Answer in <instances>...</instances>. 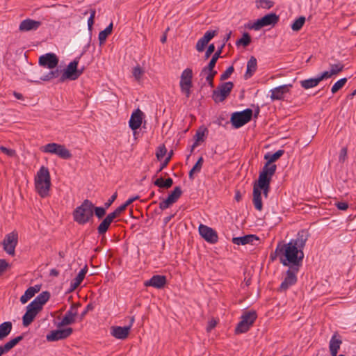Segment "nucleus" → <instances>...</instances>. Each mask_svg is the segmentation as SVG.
<instances>
[{"label": "nucleus", "mask_w": 356, "mask_h": 356, "mask_svg": "<svg viewBox=\"0 0 356 356\" xmlns=\"http://www.w3.org/2000/svg\"><path fill=\"white\" fill-rule=\"evenodd\" d=\"M309 237V232L307 229H301L298 232L296 238L291 239L289 243H285L283 241H280L283 258L282 264L288 266L289 268L278 289V291L285 292L296 284L298 281L297 274L302 266L303 250Z\"/></svg>", "instance_id": "nucleus-1"}, {"label": "nucleus", "mask_w": 356, "mask_h": 356, "mask_svg": "<svg viewBox=\"0 0 356 356\" xmlns=\"http://www.w3.org/2000/svg\"><path fill=\"white\" fill-rule=\"evenodd\" d=\"M51 185L49 169L47 167L42 166L35 178V187L40 197H45L49 195Z\"/></svg>", "instance_id": "nucleus-2"}, {"label": "nucleus", "mask_w": 356, "mask_h": 356, "mask_svg": "<svg viewBox=\"0 0 356 356\" xmlns=\"http://www.w3.org/2000/svg\"><path fill=\"white\" fill-rule=\"evenodd\" d=\"M93 204L86 199L73 211V218L79 225H85L92 220Z\"/></svg>", "instance_id": "nucleus-3"}, {"label": "nucleus", "mask_w": 356, "mask_h": 356, "mask_svg": "<svg viewBox=\"0 0 356 356\" xmlns=\"http://www.w3.org/2000/svg\"><path fill=\"white\" fill-rule=\"evenodd\" d=\"M253 111L246 108L242 111H236L231 115L230 122L234 129H239L248 123L252 118Z\"/></svg>", "instance_id": "nucleus-4"}, {"label": "nucleus", "mask_w": 356, "mask_h": 356, "mask_svg": "<svg viewBox=\"0 0 356 356\" xmlns=\"http://www.w3.org/2000/svg\"><path fill=\"white\" fill-rule=\"evenodd\" d=\"M126 209L124 206L120 205L116 208L113 212L108 213L101 222L97 227V233L100 236H104L106 232L108 230L111 223L115 218L119 217L121 213Z\"/></svg>", "instance_id": "nucleus-5"}, {"label": "nucleus", "mask_w": 356, "mask_h": 356, "mask_svg": "<svg viewBox=\"0 0 356 356\" xmlns=\"http://www.w3.org/2000/svg\"><path fill=\"white\" fill-rule=\"evenodd\" d=\"M42 152L56 154L63 159H70L72 156L70 151L64 145L56 143H48L43 146Z\"/></svg>", "instance_id": "nucleus-6"}, {"label": "nucleus", "mask_w": 356, "mask_h": 356, "mask_svg": "<svg viewBox=\"0 0 356 356\" xmlns=\"http://www.w3.org/2000/svg\"><path fill=\"white\" fill-rule=\"evenodd\" d=\"M279 16L276 13H270L257 19L253 24H248L247 27L258 31L264 26H274L279 22Z\"/></svg>", "instance_id": "nucleus-7"}, {"label": "nucleus", "mask_w": 356, "mask_h": 356, "mask_svg": "<svg viewBox=\"0 0 356 356\" xmlns=\"http://www.w3.org/2000/svg\"><path fill=\"white\" fill-rule=\"evenodd\" d=\"M234 88L232 81L220 83L212 92V99L216 103L223 102L231 93Z\"/></svg>", "instance_id": "nucleus-8"}, {"label": "nucleus", "mask_w": 356, "mask_h": 356, "mask_svg": "<svg viewBox=\"0 0 356 356\" xmlns=\"http://www.w3.org/2000/svg\"><path fill=\"white\" fill-rule=\"evenodd\" d=\"M193 71L191 68L185 69L181 75V79L179 82L180 89L182 93H184L186 98L191 96V89L193 87Z\"/></svg>", "instance_id": "nucleus-9"}, {"label": "nucleus", "mask_w": 356, "mask_h": 356, "mask_svg": "<svg viewBox=\"0 0 356 356\" xmlns=\"http://www.w3.org/2000/svg\"><path fill=\"white\" fill-rule=\"evenodd\" d=\"M79 58L80 57H76L73 61L69 63L60 77L59 82H64L67 79L74 81L80 76V73L78 72L77 68Z\"/></svg>", "instance_id": "nucleus-10"}, {"label": "nucleus", "mask_w": 356, "mask_h": 356, "mask_svg": "<svg viewBox=\"0 0 356 356\" xmlns=\"http://www.w3.org/2000/svg\"><path fill=\"white\" fill-rule=\"evenodd\" d=\"M18 243V234L13 231L5 236L2 241L3 250L11 256L15 254V248Z\"/></svg>", "instance_id": "nucleus-11"}, {"label": "nucleus", "mask_w": 356, "mask_h": 356, "mask_svg": "<svg viewBox=\"0 0 356 356\" xmlns=\"http://www.w3.org/2000/svg\"><path fill=\"white\" fill-rule=\"evenodd\" d=\"M73 329L70 327L63 329L60 327L57 330H51L46 336V339L47 341H57L59 340H63L68 338L73 333Z\"/></svg>", "instance_id": "nucleus-12"}, {"label": "nucleus", "mask_w": 356, "mask_h": 356, "mask_svg": "<svg viewBox=\"0 0 356 356\" xmlns=\"http://www.w3.org/2000/svg\"><path fill=\"white\" fill-rule=\"evenodd\" d=\"M42 309L35 305V302H31L26 307V311L22 317V324L24 327L29 326L35 319L38 313Z\"/></svg>", "instance_id": "nucleus-13"}, {"label": "nucleus", "mask_w": 356, "mask_h": 356, "mask_svg": "<svg viewBox=\"0 0 356 356\" xmlns=\"http://www.w3.org/2000/svg\"><path fill=\"white\" fill-rule=\"evenodd\" d=\"M200 235L208 243L215 244L218 241L216 231L211 227L200 224L199 226Z\"/></svg>", "instance_id": "nucleus-14"}, {"label": "nucleus", "mask_w": 356, "mask_h": 356, "mask_svg": "<svg viewBox=\"0 0 356 356\" xmlns=\"http://www.w3.org/2000/svg\"><path fill=\"white\" fill-rule=\"evenodd\" d=\"M58 56L54 53H47L39 58L38 63L40 66L49 69L55 68L58 64Z\"/></svg>", "instance_id": "nucleus-15"}, {"label": "nucleus", "mask_w": 356, "mask_h": 356, "mask_svg": "<svg viewBox=\"0 0 356 356\" xmlns=\"http://www.w3.org/2000/svg\"><path fill=\"white\" fill-rule=\"evenodd\" d=\"M277 166L275 164H270L266 163L261 171L259 172L258 179L257 181H272V177L275 173Z\"/></svg>", "instance_id": "nucleus-16"}, {"label": "nucleus", "mask_w": 356, "mask_h": 356, "mask_svg": "<svg viewBox=\"0 0 356 356\" xmlns=\"http://www.w3.org/2000/svg\"><path fill=\"white\" fill-rule=\"evenodd\" d=\"M143 115V113L138 108L133 112L131 115L129 124V127L134 131V135L136 133V131L141 126Z\"/></svg>", "instance_id": "nucleus-17"}, {"label": "nucleus", "mask_w": 356, "mask_h": 356, "mask_svg": "<svg viewBox=\"0 0 356 356\" xmlns=\"http://www.w3.org/2000/svg\"><path fill=\"white\" fill-rule=\"evenodd\" d=\"M167 280L164 275H153L149 280L144 282L145 286H153L156 289H163L166 284Z\"/></svg>", "instance_id": "nucleus-18"}, {"label": "nucleus", "mask_w": 356, "mask_h": 356, "mask_svg": "<svg viewBox=\"0 0 356 356\" xmlns=\"http://www.w3.org/2000/svg\"><path fill=\"white\" fill-rule=\"evenodd\" d=\"M292 84H284L271 90L270 98L272 100H281L284 95L289 92Z\"/></svg>", "instance_id": "nucleus-19"}, {"label": "nucleus", "mask_w": 356, "mask_h": 356, "mask_svg": "<svg viewBox=\"0 0 356 356\" xmlns=\"http://www.w3.org/2000/svg\"><path fill=\"white\" fill-rule=\"evenodd\" d=\"M129 332L130 326H112L111 327V334L118 339H127Z\"/></svg>", "instance_id": "nucleus-20"}, {"label": "nucleus", "mask_w": 356, "mask_h": 356, "mask_svg": "<svg viewBox=\"0 0 356 356\" xmlns=\"http://www.w3.org/2000/svg\"><path fill=\"white\" fill-rule=\"evenodd\" d=\"M41 25V22L31 19H26L19 24V29L21 31H29L37 30Z\"/></svg>", "instance_id": "nucleus-21"}, {"label": "nucleus", "mask_w": 356, "mask_h": 356, "mask_svg": "<svg viewBox=\"0 0 356 356\" xmlns=\"http://www.w3.org/2000/svg\"><path fill=\"white\" fill-rule=\"evenodd\" d=\"M254 241H259V238L254 234H248L243 236L232 238V243L236 245L253 244Z\"/></svg>", "instance_id": "nucleus-22"}, {"label": "nucleus", "mask_w": 356, "mask_h": 356, "mask_svg": "<svg viewBox=\"0 0 356 356\" xmlns=\"http://www.w3.org/2000/svg\"><path fill=\"white\" fill-rule=\"evenodd\" d=\"M88 272V266L86 265L78 273L76 277L72 281L70 287L68 290L69 292H72L75 290L83 282L85 278L86 274Z\"/></svg>", "instance_id": "nucleus-23"}, {"label": "nucleus", "mask_w": 356, "mask_h": 356, "mask_svg": "<svg viewBox=\"0 0 356 356\" xmlns=\"http://www.w3.org/2000/svg\"><path fill=\"white\" fill-rule=\"evenodd\" d=\"M257 69V60L254 56H251L247 63V70L244 74L245 80L251 78Z\"/></svg>", "instance_id": "nucleus-24"}, {"label": "nucleus", "mask_w": 356, "mask_h": 356, "mask_svg": "<svg viewBox=\"0 0 356 356\" xmlns=\"http://www.w3.org/2000/svg\"><path fill=\"white\" fill-rule=\"evenodd\" d=\"M77 314V312H74V313H72V312H67L61 321L56 325L57 327L60 328L74 323Z\"/></svg>", "instance_id": "nucleus-25"}, {"label": "nucleus", "mask_w": 356, "mask_h": 356, "mask_svg": "<svg viewBox=\"0 0 356 356\" xmlns=\"http://www.w3.org/2000/svg\"><path fill=\"white\" fill-rule=\"evenodd\" d=\"M270 182L269 181H255L253 184V188H257L261 195V192L265 197H268L270 190Z\"/></svg>", "instance_id": "nucleus-26"}, {"label": "nucleus", "mask_w": 356, "mask_h": 356, "mask_svg": "<svg viewBox=\"0 0 356 356\" xmlns=\"http://www.w3.org/2000/svg\"><path fill=\"white\" fill-rule=\"evenodd\" d=\"M51 294L49 291H45L40 293L32 302H35V305L42 309V306L49 300Z\"/></svg>", "instance_id": "nucleus-27"}, {"label": "nucleus", "mask_w": 356, "mask_h": 356, "mask_svg": "<svg viewBox=\"0 0 356 356\" xmlns=\"http://www.w3.org/2000/svg\"><path fill=\"white\" fill-rule=\"evenodd\" d=\"M252 195V202L255 209L261 211L263 209V203L261 200V195H260V192L257 189V188H253Z\"/></svg>", "instance_id": "nucleus-28"}, {"label": "nucleus", "mask_w": 356, "mask_h": 356, "mask_svg": "<svg viewBox=\"0 0 356 356\" xmlns=\"http://www.w3.org/2000/svg\"><path fill=\"white\" fill-rule=\"evenodd\" d=\"M153 184L154 186L160 188L168 189L173 185V179L170 177L165 179L160 177L154 181Z\"/></svg>", "instance_id": "nucleus-29"}, {"label": "nucleus", "mask_w": 356, "mask_h": 356, "mask_svg": "<svg viewBox=\"0 0 356 356\" xmlns=\"http://www.w3.org/2000/svg\"><path fill=\"white\" fill-rule=\"evenodd\" d=\"M13 325L10 321H6L0 324V340L5 339L11 332Z\"/></svg>", "instance_id": "nucleus-30"}, {"label": "nucleus", "mask_w": 356, "mask_h": 356, "mask_svg": "<svg viewBox=\"0 0 356 356\" xmlns=\"http://www.w3.org/2000/svg\"><path fill=\"white\" fill-rule=\"evenodd\" d=\"M241 321L237 324L236 328H235V333L236 334H241V333H245L247 332L250 327L253 324H249L248 322H247L246 318H243L241 317Z\"/></svg>", "instance_id": "nucleus-31"}, {"label": "nucleus", "mask_w": 356, "mask_h": 356, "mask_svg": "<svg viewBox=\"0 0 356 356\" xmlns=\"http://www.w3.org/2000/svg\"><path fill=\"white\" fill-rule=\"evenodd\" d=\"M284 154V149H279L273 154H270V152L266 153L264 158L267 161V163L272 164L277 161Z\"/></svg>", "instance_id": "nucleus-32"}, {"label": "nucleus", "mask_w": 356, "mask_h": 356, "mask_svg": "<svg viewBox=\"0 0 356 356\" xmlns=\"http://www.w3.org/2000/svg\"><path fill=\"white\" fill-rule=\"evenodd\" d=\"M320 83L318 77L310 78L300 81V86L305 89H309L318 85Z\"/></svg>", "instance_id": "nucleus-33"}, {"label": "nucleus", "mask_w": 356, "mask_h": 356, "mask_svg": "<svg viewBox=\"0 0 356 356\" xmlns=\"http://www.w3.org/2000/svg\"><path fill=\"white\" fill-rule=\"evenodd\" d=\"M112 31L113 22L110 23V24L106 29L99 32L98 38L100 44H102L105 42L107 37L111 34Z\"/></svg>", "instance_id": "nucleus-34"}, {"label": "nucleus", "mask_w": 356, "mask_h": 356, "mask_svg": "<svg viewBox=\"0 0 356 356\" xmlns=\"http://www.w3.org/2000/svg\"><path fill=\"white\" fill-rule=\"evenodd\" d=\"M182 194V190L180 186H176L174 188L168 195L167 198L172 203H175Z\"/></svg>", "instance_id": "nucleus-35"}, {"label": "nucleus", "mask_w": 356, "mask_h": 356, "mask_svg": "<svg viewBox=\"0 0 356 356\" xmlns=\"http://www.w3.org/2000/svg\"><path fill=\"white\" fill-rule=\"evenodd\" d=\"M224 47L225 43H222V44L218 48L217 51L214 52L209 63H208V68H211L212 67L216 66L218 59L221 56L220 55L222 52Z\"/></svg>", "instance_id": "nucleus-36"}, {"label": "nucleus", "mask_w": 356, "mask_h": 356, "mask_svg": "<svg viewBox=\"0 0 356 356\" xmlns=\"http://www.w3.org/2000/svg\"><path fill=\"white\" fill-rule=\"evenodd\" d=\"M277 257H279L280 263L282 264V259H283V258H282V250L281 242L280 241H279L277 243L275 251L272 252L270 254L269 259H270V260L271 261H274L275 260H276V259Z\"/></svg>", "instance_id": "nucleus-37"}, {"label": "nucleus", "mask_w": 356, "mask_h": 356, "mask_svg": "<svg viewBox=\"0 0 356 356\" xmlns=\"http://www.w3.org/2000/svg\"><path fill=\"white\" fill-rule=\"evenodd\" d=\"M241 317L244 319L246 318L249 324H253L257 318V314L255 310H250L244 312Z\"/></svg>", "instance_id": "nucleus-38"}, {"label": "nucleus", "mask_w": 356, "mask_h": 356, "mask_svg": "<svg viewBox=\"0 0 356 356\" xmlns=\"http://www.w3.org/2000/svg\"><path fill=\"white\" fill-rule=\"evenodd\" d=\"M305 17L300 16L291 24V27L293 31H299L305 23Z\"/></svg>", "instance_id": "nucleus-39"}, {"label": "nucleus", "mask_w": 356, "mask_h": 356, "mask_svg": "<svg viewBox=\"0 0 356 356\" xmlns=\"http://www.w3.org/2000/svg\"><path fill=\"white\" fill-rule=\"evenodd\" d=\"M251 43V36L248 32L243 33L242 38L236 42V46L242 45L244 47H248Z\"/></svg>", "instance_id": "nucleus-40"}, {"label": "nucleus", "mask_w": 356, "mask_h": 356, "mask_svg": "<svg viewBox=\"0 0 356 356\" xmlns=\"http://www.w3.org/2000/svg\"><path fill=\"white\" fill-rule=\"evenodd\" d=\"M60 74V70L58 69H56L55 70H51L47 74L41 76L40 80L44 81H48L51 80L52 79L58 77Z\"/></svg>", "instance_id": "nucleus-41"}, {"label": "nucleus", "mask_w": 356, "mask_h": 356, "mask_svg": "<svg viewBox=\"0 0 356 356\" xmlns=\"http://www.w3.org/2000/svg\"><path fill=\"white\" fill-rule=\"evenodd\" d=\"M107 209L104 205V207H95L93 204V215L95 214L98 219H102L106 215Z\"/></svg>", "instance_id": "nucleus-42"}, {"label": "nucleus", "mask_w": 356, "mask_h": 356, "mask_svg": "<svg viewBox=\"0 0 356 356\" xmlns=\"http://www.w3.org/2000/svg\"><path fill=\"white\" fill-rule=\"evenodd\" d=\"M347 82L346 78H342L339 80H338L332 87L331 91L333 94L338 92L340 89H341L344 85Z\"/></svg>", "instance_id": "nucleus-43"}, {"label": "nucleus", "mask_w": 356, "mask_h": 356, "mask_svg": "<svg viewBox=\"0 0 356 356\" xmlns=\"http://www.w3.org/2000/svg\"><path fill=\"white\" fill-rule=\"evenodd\" d=\"M257 7L270 9L274 6V2L270 0H257L256 1Z\"/></svg>", "instance_id": "nucleus-44"}, {"label": "nucleus", "mask_w": 356, "mask_h": 356, "mask_svg": "<svg viewBox=\"0 0 356 356\" xmlns=\"http://www.w3.org/2000/svg\"><path fill=\"white\" fill-rule=\"evenodd\" d=\"M35 295L32 292V289H30L29 287L25 291L24 295H22L20 298V301L22 304L26 303L31 298H33Z\"/></svg>", "instance_id": "nucleus-45"}, {"label": "nucleus", "mask_w": 356, "mask_h": 356, "mask_svg": "<svg viewBox=\"0 0 356 356\" xmlns=\"http://www.w3.org/2000/svg\"><path fill=\"white\" fill-rule=\"evenodd\" d=\"M144 72L145 71L140 65L134 67L132 72L133 76L137 81H140Z\"/></svg>", "instance_id": "nucleus-46"}, {"label": "nucleus", "mask_w": 356, "mask_h": 356, "mask_svg": "<svg viewBox=\"0 0 356 356\" xmlns=\"http://www.w3.org/2000/svg\"><path fill=\"white\" fill-rule=\"evenodd\" d=\"M172 154H173V152L170 151L168 156L161 163V165H160L159 168L158 169V170L156 171L154 177H156L158 175V174L160 173L168 165V163L170 162V161L171 159Z\"/></svg>", "instance_id": "nucleus-47"}, {"label": "nucleus", "mask_w": 356, "mask_h": 356, "mask_svg": "<svg viewBox=\"0 0 356 356\" xmlns=\"http://www.w3.org/2000/svg\"><path fill=\"white\" fill-rule=\"evenodd\" d=\"M330 69L334 75L339 74L342 72L344 69V65L341 63L336 64H330Z\"/></svg>", "instance_id": "nucleus-48"}, {"label": "nucleus", "mask_w": 356, "mask_h": 356, "mask_svg": "<svg viewBox=\"0 0 356 356\" xmlns=\"http://www.w3.org/2000/svg\"><path fill=\"white\" fill-rule=\"evenodd\" d=\"M167 152L166 147L165 145H160L156 152V156L159 161H161L163 156L165 155Z\"/></svg>", "instance_id": "nucleus-49"}, {"label": "nucleus", "mask_w": 356, "mask_h": 356, "mask_svg": "<svg viewBox=\"0 0 356 356\" xmlns=\"http://www.w3.org/2000/svg\"><path fill=\"white\" fill-rule=\"evenodd\" d=\"M15 346L12 343L11 341L10 340L7 343H6L3 346H0V356H2L3 354L8 353L9 350H10L13 348Z\"/></svg>", "instance_id": "nucleus-50"}, {"label": "nucleus", "mask_w": 356, "mask_h": 356, "mask_svg": "<svg viewBox=\"0 0 356 356\" xmlns=\"http://www.w3.org/2000/svg\"><path fill=\"white\" fill-rule=\"evenodd\" d=\"M209 42H207L203 37H202L196 43L195 48L197 51L202 52L204 50L205 47L208 44Z\"/></svg>", "instance_id": "nucleus-51"}, {"label": "nucleus", "mask_w": 356, "mask_h": 356, "mask_svg": "<svg viewBox=\"0 0 356 356\" xmlns=\"http://www.w3.org/2000/svg\"><path fill=\"white\" fill-rule=\"evenodd\" d=\"M234 67L232 65V66H229L221 75H220V80L221 81H225V80H227L230 76L231 74L234 72Z\"/></svg>", "instance_id": "nucleus-52"}, {"label": "nucleus", "mask_w": 356, "mask_h": 356, "mask_svg": "<svg viewBox=\"0 0 356 356\" xmlns=\"http://www.w3.org/2000/svg\"><path fill=\"white\" fill-rule=\"evenodd\" d=\"M207 131L208 130L207 128H204L202 131H201L200 129L197 130L195 135V142H197L198 143L200 141H204V134L205 132Z\"/></svg>", "instance_id": "nucleus-53"}, {"label": "nucleus", "mask_w": 356, "mask_h": 356, "mask_svg": "<svg viewBox=\"0 0 356 356\" xmlns=\"http://www.w3.org/2000/svg\"><path fill=\"white\" fill-rule=\"evenodd\" d=\"M217 33L218 31L216 30L207 31L203 35V38H204L207 42H209V41L217 35Z\"/></svg>", "instance_id": "nucleus-54"}, {"label": "nucleus", "mask_w": 356, "mask_h": 356, "mask_svg": "<svg viewBox=\"0 0 356 356\" xmlns=\"http://www.w3.org/2000/svg\"><path fill=\"white\" fill-rule=\"evenodd\" d=\"M95 307L92 303H89L87 305L84 310L81 312V314L79 315V320L82 321L86 315L90 311H92L94 309Z\"/></svg>", "instance_id": "nucleus-55"}, {"label": "nucleus", "mask_w": 356, "mask_h": 356, "mask_svg": "<svg viewBox=\"0 0 356 356\" xmlns=\"http://www.w3.org/2000/svg\"><path fill=\"white\" fill-rule=\"evenodd\" d=\"M204 159L202 156H200L192 168L193 169L194 171H196V172L199 173L201 171Z\"/></svg>", "instance_id": "nucleus-56"}, {"label": "nucleus", "mask_w": 356, "mask_h": 356, "mask_svg": "<svg viewBox=\"0 0 356 356\" xmlns=\"http://www.w3.org/2000/svg\"><path fill=\"white\" fill-rule=\"evenodd\" d=\"M96 11L95 10H90V16L88 19V26L89 31H92V26L94 24V19L95 16Z\"/></svg>", "instance_id": "nucleus-57"}, {"label": "nucleus", "mask_w": 356, "mask_h": 356, "mask_svg": "<svg viewBox=\"0 0 356 356\" xmlns=\"http://www.w3.org/2000/svg\"><path fill=\"white\" fill-rule=\"evenodd\" d=\"M0 150L7 156L10 157L15 156L16 154V152L15 149H8L4 146H0Z\"/></svg>", "instance_id": "nucleus-58"}, {"label": "nucleus", "mask_w": 356, "mask_h": 356, "mask_svg": "<svg viewBox=\"0 0 356 356\" xmlns=\"http://www.w3.org/2000/svg\"><path fill=\"white\" fill-rule=\"evenodd\" d=\"M333 74L332 70H330V71H325L323 72H322L321 74H318L317 76L319 81L321 82V81L324 80V79H329L330 78Z\"/></svg>", "instance_id": "nucleus-59"}, {"label": "nucleus", "mask_w": 356, "mask_h": 356, "mask_svg": "<svg viewBox=\"0 0 356 356\" xmlns=\"http://www.w3.org/2000/svg\"><path fill=\"white\" fill-rule=\"evenodd\" d=\"M10 266V264L6 261V259H0V276Z\"/></svg>", "instance_id": "nucleus-60"}, {"label": "nucleus", "mask_w": 356, "mask_h": 356, "mask_svg": "<svg viewBox=\"0 0 356 356\" xmlns=\"http://www.w3.org/2000/svg\"><path fill=\"white\" fill-rule=\"evenodd\" d=\"M173 204L167 197L159 203V209L162 211L165 210Z\"/></svg>", "instance_id": "nucleus-61"}, {"label": "nucleus", "mask_w": 356, "mask_h": 356, "mask_svg": "<svg viewBox=\"0 0 356 356\" xmlns=\"http://www.w3.org/2000/svg\"><path fill=\"white\" fill-rule=\"evenodd\" d=\"M215 67H212L211 68H208V65L204 67L201 72V74L204 73H208L207 74L211 75V76L215 77V76L217 74V71L214 70Z\"/></svg>", "instance_id": "nucleus-62"}, {"label": "nucleus", "mask_w": 356, "mask_h": 356, "mask_svg": "<svg viewBox=\"0 0 356 356\" xmlns=\"http://www.w3.org/2000/svg\"><path fill=\"white\" fill-rule=\"evenodd\" d=\"M215 51V46L214 44L212 43V44H210L208 47H207V49L205 52V54H204V58L205 59H208L211 56V54L214 52Z\"/></svg>", "instance_id": "nucleus-63"}, {"label": "nucleus", "mask_w": 356, "mask_h": 356, "mask_svg": "<svg viewBox=\"0 0 356 356\" xmlns=\"http://www.w3.org/2000/svg\"><path fill=\"white\" fill-rule=\"evenodd\" d=\"M335 206L339 210L346 211L348 208V204L346 202H337Z\"/></svg>", "instance_id": "nucleus-64"}]
</instances>
